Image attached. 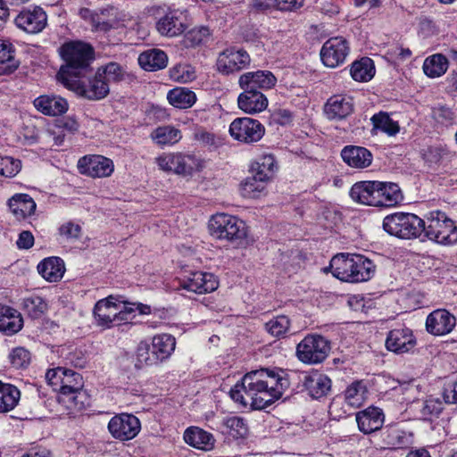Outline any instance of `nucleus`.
Here are the masks:
<instances>
[{
  "mask_svg": "<svg viewBox=\"0 0 457 457\" xmlns=\"http://www.w3.org/2000/svg\"><path fill=\"white\" fill-rule=\"evenodd\" d=\"M359 429L364 434L371 433V406L356 414Z\"/></svg>",
  "mask_w": 457,
  "mask_h": 457,
  "instance_id": "nucleus-60",
  "label": "nucleus"
},
{
  "mask_svg": "<svg viewBox=\"0 0 457 457\" xmlns=\"http://www.w3.org/2000/svg\"><path fill=\"white\" fill-rule=\"evenodd\" d=\"M264 127L254 119L243 117L235 119L229 126V134L237 141L242 143H254L264 135Z\"/></svg>",
  "mask_w": 457,
  "mask_h": 457,
  "instance_id": "nucleus-11",
  "label": "nucleus"
},
{
  "mask_svg": "<svg viewBox=\"0 0 457 457\" xmlns=\"http://www.w3.org/2000/svg\"><path fill=\"white\" fill-rule=\"evenodd\" d=\"M169 103L176 108L187 109L191 107L196 101L195 92L186 87H176L167 94Z\"/></svg>",
  "mask_w": 457,
  "mask_h": 457,
  "instance_id": "nucleus-40",
  "label": "nucleus"
},
{
  "mask_svg": "<svg viewBox=\"0 0 457 457\" xmlns=\"http://www.w3.org/2000/svg\"><path fill=\"white\" fill-rule=\"evenodd\" d=\"M354 111L353 99L345 95L330 96L323 106V113L330 121H340L349 117Z\"/></svg>",
  "mask_w": 457,
  "mask_h": 457,
  "instance_id": "nucleus-17",
  "label": "nucleus"
},
{
  "mask_svg": "<svg viewBox=\"0 0 457 457\" xmlns=\"http://www.w3.org/2000/svg\"><path fill=\"white\" fill-rule=\"evenodd\" d=\"M210 36L206 27H197L187 31L184 37L183 44L186 47H195L202 45Z\"/></svg>",
  "mask_w": 457,
  "mask_h": 457,
  "instance_id": "nucleus-49",
  "label": "nucleus"
},
{
  "mask_svg": "<svg viewBox=\"0 0 457 457\" xmlns=\"http://www.w3.org/2000/svg\"><path fill=\"white\" fill-rule=\"evenodd\" d=\"M249 54L242 49H227L218 57V70L228 74L246 68L250 64Z\"/></svg>",
  "mask_w": 457,
  "mask_h": 457,
  "instance_id": "nucleus-19",
  "label": "nucleus"
},
{
  "mask_svg": "<svg viewBox=\"0 0 457 457\" xmlns=\"http://www.w3.org/2000/svg\"><path fill=\"white\" fill-rule=\"evenodd\" d=\"M23 310L31 319L42 318L48 309L45 299L39 295H30L23 300Z\"/></svg>",
  "mask_w": 457,
  "mask_h": 457,
  "instance_id": "nucleus-44",
  "label": "nucleus"
},
{
  "mask_svg": "<svg viewBox=\"0 0 457 457\" xmlns=\"http://www.w3.org/2000/svg\"><path fill=\"white\" fill-rule=\"evenodd\" d=\"M159 169L182 177H190L202 169L201 161L193 154L163 153L155 158Z\"/></svg>",
  "mask_w": 457,
  "mask_h": 457,
  "instance_id": "nucleus-7",
  "label": "nucleus"
},
{
  "mask_svg": "<svg viewBox=\"0 0 457 457\" xmlns=\"http://www.w3.org/2000/svg\"><path fill=\"white\" fill-rule=\"evenodd\" d=\"M151 348L159 363L168 360L176 348V339L170 334H159L152 338Z\"/></svg>",
  "mask_w": 457,
  "mask_h": 457,
  "instance_id": "nucleus-33",
  "label": "nucleus"
},
{
  "mask_svg": "<svg viewBox=\"0 0 457 457\" xmlns=\"http://www.w3.org/2000/svg\"><path fill=\"white\" fill-rule=\"evenodd\" d=\"M277 169L276 161L272 154H262L255 159L251 165V172L268 182L272 179Z\"/></svg>",
  "mask_w": 457,
  "mask_h": 457,
  "instance_id": "nucleus-36",
  "label": "nucleus"
},
{
  "mask_svg": "<svg viewBox=\"0 0 457 457\" xmlns=\"http://www.w3.org/2000/svg\"><path fill=\"white\" fill-rule=\"evenodd\" d=\"M170 74L175 80L182 83L192 81L195 78L193 68L188 65H177L170 71Z\"/></svg>",
  "mask_w": 457,
  "mask_h": 457,
  "instance_id": "nucleus-58",
  "label": "nucleus"
},
{
  "mask_svg": "<svg viewBox=\"0 0 457 457\" xmlns=\"http://www.w3.org/2000/svg\"><path fill=\"white\" fill-rule=\"evenodd\" d=\"M369 396L367 386L361 381L351 384L345 390V399L353 407H360Z\"/></svg>",
  "mask_w": 457,
  "mask_h": 457,
  "instance_id": "nucleus-42",
  "label": "nucleus"
},
{
  "mask_svg": "<svg viewBox=\"0 0 457 457\" xmlns=\"http://www.w3.org/2000/svg\"><path fill=\"white\" fill-rule=\"evenodd\" d=\"M150 137L158 145H171L181 140L182 133L173 126H160L152 131Z\"/></svg>",
  "mask_w": 457,
  "mask_h": 457,
  "instance_id": "nucleus-37",
  "label": "nucleus"
},
{
  "mask_svg": "<svg viewBox=\"0 0 457 457\" xmlns=\"http://www.w3.org/2000/svg\"><path fill=\"white\" fill-rule=\"evenodd\" d=\"M8 206L18 220L31 216L37 208L35 201L28 194H15L9 199Z\"/></svg>",
  "mask_w": 457,
  "mask_h": 457,
  "instance_id": "nucleus-28",
  "label": "nucleus"
},
{
  "mask_svg": "<svg viewBox=\"0 0 457 457\" xmlns=\"http://www.w3.org/2000/svg\"><path fill=\"white\" fill-rule=\"evenodd\" d=\"M377 193L376 198H380L373 201V206L379 207H391L397 204L403 199L401 190L398 185L395 183H382L373 180V193ZM373 199L375 196L373 195Z\"/></svg>",
  "mask_w": 457,
  "mask_h": 457,
  "instance_id": "nucleus-24",
  "label": "nucleus"
},
{
  "mask_svg": "<svg viewBox=\"0 0 457 457\" xmlns=\"http://www.w3.org/2000/svg\"><path fill=\"white\" fill-rule=\"evenodd\" d=\"M454 156V152L443 145L430 146L424 154L426 162L444 165H446Z\"/></svg>",
  "mask_w": 457,
  "mask_h": 457,
  "instance_id": "nucleus-45",
  "label": "nucleus"
},
{
  "mask_svg": "<svg viewBox=\"0 0 457 457\" xmlns=\"http://www.w3.org/2000/svg\"><path fill=\"white\" fill-rule=\"evenodd\" d=\"M184 440L189 445L203 451L212 450L215 444L213 436L198 427L187 428L184 433Z\"/></svg>",
  "mask_w": 457,
  "mask_h": 457,
  "instance_id": "nucleus-32",
  "label": "nucleus"
},
{
  "mask_svg": "<svg viewBox=\"0 0 457 457\" xmlns=\"http://www.w3.org/2000/svg\"><path fill=\"white\" fill-rule=\"evenodd\" d=\"M268 183L253 174L240 183V193L245 198H258L265 194Z\"/></svg>",
  "mask_w": 457,
  "mask_h": 457,
  "instance_id": "nucleus-39",
  "label": "nucleus"
},
{
  "mask_svg": "<svg viewBox=\"0 0 457 457\" xmlns=\"http://www.w3.org/2000/svg\"><path fill=\"white\" fill-rule=\"evenodd\" d=\"M85 78H75L63 86L79 96L91 101L104 99L109 94L110 87L100 73L96 71L93 78L87 79Z\"/></svg>",
  "mask_w": 457,
  "mask_h": 457,
  "instance_id": "nucleus-9",
  "label": "nucleus"
},
{
  "mask_svg": "<svg viewBox=\"0 0 457 457\" xmlns=\"http://www.w3.org/2000/svg\"><path fill=\"white\" fill-rule=\"evenodd\" d=\"M61 387L57 388L60 393V397L64 400L68 397L69 401L75 402L78 394L83 387V378L81 375L71 370L66 369V372L62 377Z\"/></svg>",
  "mask_w": 457,
  "mask_h": 457,
  "instance_id": "nucleus-29",
  "label": "nucleus"
},
{
  "mask_svg": "<svg viewBox=\"0 0 457 457\" xmlns=\"http://www.w3.org/2000/svg\"><path fill=\"white\" fill-rule=\"evenodd\" d=\"M448 68L447 59L440 54L428 57L423 63L424 73L430 78L443 75Z\"/></svg>",
  "mask_w": 457,
  "mask_h": 457,
  "instance_id": "nucleus-43",
  "label": "nucleus"
},
{
  "mask_svg": "<svg viewBox=\"0 0 457 457\" xmlns=\"http://www.w3.org/2000/svg\"><path fill=\"white\" fill-rule=\"evenodd\" d=\"M0 75L11 74L18 68L14 60V48L11 42L0 38Z\"/></svg>",
  "mask_w": 457,
  "mask_h": 457,
  "instance_id": "nucleus-41",
  "label": "nucleus"
},
{
  "mask_svg": "<svg viewBox=\"0 0 457 457\" xmlns=\"http://www.w3.org/2000/svg\"><path fill=\"white\" fill-rule=\"evenodd\" d=\"M46 13L38 6L22 10L15 18L18 28L28 33H38L46 25Z\"/></svg>",
  "mask_w": 457,
  "mask_h": 457,
  "instance_id": "nucleus-18",
  "label": "nucleus"
},
{
  "mask_svg": "<svg viewBox=\"0 0 457 457\" xmlns=\"http://www.w3.org/2000/svg\"><path fill=\"white\" fill-rule=\"evenodd\" d=\"M59 231L60 235L67 239H76L80 236L81 228L79 224L68 221L60 227Z\"/></svg>",
  "mask_w": 457,
  "mask_h": 457,
  "instance_id": "nucleus-62",
  "label": "nucleus"
},
{
  "mask_svg": "<svg viewBox=\"0 0 457 457\" xmlns=\"http://www.w3.org/2000/svg\"><path fill=\"white\" fill-rule=\"evenodd\" d=\"M100 76L107 82H118L123 79L124 71L122 67L116 62H109L104 66H101L96 71Z\"/></svg>",
  "mask_w": 457,
  "mask_h": 457,
  "instance_id": "nucleus-51",
  "label": "nucleus"
},
{
  "mask_svg": "<svg viewBox=\"0 0 457 457\" xmlns=\"http://www.w3.org/2000/svg\"><path fill=\"white\" fill-rule=\"evenodd\" d=\"M288 386L283 371L262 369L245 374L230 389L229 395L243 407L262 410L279 399Z\"/></svg>",
  "mask_w": 457,
  "mask_h": 457,
  "instance_id": "nucleus-1",
  "label": "nucleus"
},
{
  "mask_svg": "<svg viewBox=\"0 0 457 457\" xmlns=\"http://www.w3.org/2000/svg\"><path fill=\"white\" fill-rule=\"evenodd\" d=\"M23 318L20 312L8 305L0 304V331L7 336L18 333L23 328Z\"/></svg>",
  "mask_w": 457,
  "mask_h": 457,
  "instance_id": "nucleus-26",
  "label": "nucleus"
},
{
  "mask_svg": "<svg viewBox=\"0 0 457 457\" xmlns=\"http://www.w3.org/2000/svg\"><path fill=\"white\" fill-rule=\"evenodd\" d=\"M241 89L243 92L237 97V105L241 111L255 114L267 108L268 99L260 90Z\"/></svg>",
  "mask_w": 457,
  "mask_h": 457,
  "instance_id": "nucleus-23",
  "label": "nucleus"
},
{
  "mask_svg": "<svg viewBox=\"0 0 457 457\" xmlns=\"http://www.w3.org/2000/svg\"><path fill=\"white\" fill-rule=\"evenodd\" d=\"M35 108L41 113L47 116H57L68 111V102L54 95H43L37 97L34 102Z\"/></svg>",
  "mask_w": 457,
  "mask_h": 457,
  "instance_id": "nucleus-25",
  "label": "nucleus"
},
{
  "mask_svg": "<svg viewBox=\"0 0 457 457\" xmlns=\"http://www.w3.org/2000/svg\"><path fill=\"white\" fill-rule=\"evenodd\" d=\"M303 386L312 398L318 399L329 392L331 380L323 373L312 371L304 375Z\"/></svg>",
  "mask_w": 457,
  "mask_h": 457,
  "instance_id": "nucleus-27",
  "label": "nucleus"
},
{
  "mask_svg": "<svg viewBox=\"0 0 457 457\" xmlns=\"http://www.w3.org/2000/svg\"><path fill=\"white\" fill-rule=\"evenodd\" d=\"M341 156L345 163L356 169H364L371 163V153L361 146H345Z\"/></svg>",
  "mask_w": 457,
  "mask_h": 457,
  "instance_id": "nucleus-30",
  "label": "nucleus"
},
{
  "mask_svg": "<svg viewBox=\"0 0 457 457\" xmlns=\"http://www.w3.org/2000/svg\"><path fill=\"white\" fill-rule=\"evenodd\" d=\"M137 361L141 364L153 366L159 363L152 351L151 346L146 343L141 342L139 344L137 351Z\"/></svg>",
  "mask_w": 457,
  "mask_h": 457,
  "instance_id": "nucleus-56",
  "label": "nucleus"
},
{
  "mask_svg": "<svg viewBox=\"0 0 457 457\" xmlns=\"http://www.w3.org/2000/svg\"><path fill=\"white\" fill-rule=\"evenodd\" d=\"M142 69L155 71L164 69L168 64L166 53L158 48H151L141 53L137 58Z\"/></svg>",
  "mask_w": 457,
  "mask_h": 457,
  "instance_id": "nucleus-31",
  "label": "nucleus"
},
{
  "mask_svg": "<svg viewBox=\"0 0 457 457\" xmlns=\"http://www.w3.org/2000/svg\"><path fill=\"white\" fill-rule=\"evenodd\" d=\"M277 79L270 71H249L242 74L238 79L240 88L253 90H267L272 88Z\"/></svg>",
  "mask_w": 457,
  "mask_h": 457,
  "instance_id": "nucleus-22",
  "label": "nucleus"
},
{
  "mask_svg": "<svg viewBox=\"0 0 457 457\" xmlns=\"http://www.w3.org/2000/svg\"><path fill=\"white\" fill-rule=\"evenodd\" d=\"M350 196L356 203L371 205V181L355 183L351 188Z\"/></svg>",
  "mask_w": 457,
  "mask_h": 457,
  "instance_id": "nucleus-48",
  "label": "nucleus"
},
{
  "mask_svg": "<svg viewBox=\"0 0 457 457\" xmlns=\"http://www.w3.org/2000/svg\"><path fill=\"white\" fill-rule=\"evenodd\" d=\"M66 372V368L58 367L56 369L48 370L46 373V379L50 386H53L54 391L61 387V381L62 376Z\"/></svg>",
  "mask_w": 457,
  "mask_h": 457,
  "instance_id": "nucleus-61",
  "label": "nucleus"
},
{
  "mask_svg": "<svg viewBox=\"0 0 457 457\" xmlns=\"http://www.w3.org/2000/svg\"><path fill=\"white\" fill-rule=\"evenodd\" d=\"M370 261L361 254L341 253L329 263L333 276L345 282H362L370 279Z\"/></svg>",
  "mask_w": 457,
  "mask_h": 457,
  "instance_id": "nucleus-3",
  "label": "nucleus"
},
{
  "mask_svg": "<svg viewBox=\"0 0 457 457\" xmlns=\"http://www.w3.org/2000/svg\"><path fill=\"white\" fill-rule=\"evenodd\" d=\"M91 25L93 30L100 32H108L112 29L125 26L124 20L117 17L113 8L96 12V16L92 17Z\"/></svg>",
  "mask_w": 457,
  "mask_h": 457,
  "instance_id": "nucleus-34",
  "label": "nucleus"
},
{
  "mask_svg": "<svg viewBox=\"0 0 457 457\" xmlns=\"http://www.w3.org/2000/svg\"><path fill=\"white\" fill-rule=\"evenodd\" d=\"M230 435L234 437H245L247 435V426L244 419L237 416L228 417L224 421Z\"/></svg>",
  "mask_w": 457,
  "mask_h": 457,
  "instance_id": "nucleus-53",
  "label": "nucleus"
},
{
  "mask_svg": "<svg viewBox=\"0 0 457 457\" xmlns=\"http://www.w3.org/2000/svg\"><path fill=\"white\" fill-rule=\"evenodd\" d=\"M352 78L359 82H366L371 79V59L362 57L353 62L351 65Z\"/></svg>",
  "mask_w": 457,
  "mask_h": 457,
  "instance_id": "nucleus-46",
  "label": "nucleus"
},
{
  "mask_svg": "<svg viewBox=\"0 0 457 457\" xmlns=\"http://www.w3.org/2000/svg\"><path fill=\"white\" fill-rule=\"evenodd\" d=\"M126 303L119 301L112 295L99 300L94 308V317L97 326L109 328L114 325L116 321H125L126 317Z\"/></svg>",
  "mask_w": 457,
  "mask_h": 457,
  "instance_id": "nucleus-10",
  "label": "nucleus"
},
{
  "mask_svg": "<svg viewBox=\"0 0 457 457\" xmlns=\"http://www.w3.org/2000/svg\"><path fill=\"white\" fill-rule=\"evenodd\" d=\"M428 239L441 245H453L457 242V227L445 212L436 210L426 215L421 241Z\"/></svg>",
  "mask_w": 457,
  "mask_h": 457,
  "instance_id": "nucleus-4",
  "label": "nucleus"
},
{
  "mask_svg": "<svg viewBox=\"0 0 457 457\" xmlns=\"http://www.w3.org/2000/svg\"><path fill=\"white\" fill-rule=\"evenodd\" d=\"M209 230L212 236L219 239L240 245L247 237L245 223L236 216L226 213H217L209 221Z\"/></svg>",
  "mask_w": 457,
  "mask_h": 457,
  "instance_id": "nucleus-6",
  "label": "nucleus"
},
{
  "mask_svg": "<svg viewBox=\"0 0 457 457\" xmlns=\"http://www.w3.org/2000/svg\"><path fill=\"white\" fill-rule=\"evenodd\" d=\"M21 168V163L20 160H16L9 156L1 158V175L7 178H12L20 172Z\"/></svg>",
  "mask_w": 457,
  "mask_h": 457,
  "instance_id": "nucleus-54",
  "label": "nucleus"
},
{
  "mask_svg": "<svg viewBox=\"0 0 457 457\" xmlns=\"http://www.w3.org/2000/svg\"><path fill=\"white\" fill-rule=\"evenodd\" d=\"M37 271L46 280L57 282L65 272L64 262L59 257L46 258L37 265Z\"/></svg>",
  "mask_w": 457,
  "mask_h": 457,
  "instance_id": "nucleus-35",
  "label": "nucleus"
},
{
  "mask_svg": "<svg viewBox=\"0 0 457 457\" xmlns=\"http://www.w3.org/2000/svg\"><path fill=\"white\" fill-rule=\"evenodd\" d=\"M20 398L21 392L15 386L0 381V413L13 410Z\"/></svg>",
  "mask_w": 457,
  "mask_h": 457,
  "instance_id": "nucleus-38",
  "label": "nucleus"
},
{
  "mask_svg": "<svg viewBox=\"0 0 457 457\" xmlns=\"http://www.w3.org/2000/svg\"><path fill=\"white\" fill-rule=\"evenodd\" d=\"M193 138L204 146H217L219 145L218 137L204 128H195L193 132Z\"/></svg>",
  "mask_w": 457,
  "mask_h": 457,
  "instance_id": "nucleus-55",
  "label": "nucleus"
},
{
  "mask_svg": "<svg viewBox=\"0 0 457 457\" xmlns=\"http://www.w3.org/2000/svg\"><path fill=\"white\" fill-rule=\"evenodd\" d=\"M442 396L445 404H457V379L444 387Z\"/></svg>",
  "mask_w": 457,
  "mask_h": 457,
  "instance_id": "nucleus-63",
  "label": "nucleus"
},
{
  "mask_svg": "<svg viewBox=\"0 0 457 457\" xmlns=\"http://www.w3.org/2000/svg\"><path fill=\"white\" fill-rule=\"evenodd\" d=\"M29 352L23 347L14 348L10 353V361L16 369L23 368L29 362Z\"/></svg>",
  "mask_w": 457,
  "mask_h": 457,
  "instance_id": "nucleus-59",
  "label": "nucleus"
},
{
  "mask_svg": "<svg viewBox=\"0 0 457 457\" xmlns=\"http://www.w3.org/2000/svg\"><path fill=\"white\" fill-rule=\"evenodd\" d=\"M350 47L347 40L342 37L328 39L320 50V58L323 64L329 68H336L345 62L349 54Z\"/></svg>",
  "mask_w": 457,
  "mask_h": 457,
  "instance_id": "nucleus-13",
  "label": "nucleus"
},
{
  "mask_svg": "<svg viewBox=\"0 0 457 457\" xmlns=\"http://www.w3.org/2000/svg\"><path fill=\"white\" fill-rule=\"evenodd\" d=\"M373 129H379L388 136H395L399 132L400 126L387 112H380L373 115Z\"/></svg>",
  "mask_w": 457,
  "mask_h": 457,
  "instance_id": "nucleus-47",
  "label": "nucleus"
},
{
  "mask_svg": "<svg viewBox=\"0 0 457 457\" xmlns=\"http://www.w3.org/2000/svg\"><path fill=\"white\" fill-rule=\"evenodd\" d=\"M456 325L455 317L445 309L432 312L426 320L427 331L434 336L449 334Z\"/></svg>",
  "mask_w": 457,
  "mask_h": 457,
  "instance_id": "nucleus-20",
  "label": "nucleus"
},
{
  "mask_svg": "<svg viewBox=\"0 0 457 457\" xmlns=\"http://www.w3.org/2000/svg\"><path fill=\"white\" fill-rule=\"evenodd\" d=\"M383 229L401 239L420 238L424 229V220L411 212H395L384 218Z\"/></svg>",
  "mask_w": 457,
  "mask_h": 457,
  "instance_id": "nucleus-5",
  "label": "nucleus"
},
{
  "mask_svg": "<svg viewBox=\"0 0 457 457\" xmlns=\"http://www.w3.org/2000/svg\"><path fill=\"white\" fill-rule=\"evenodd\" d=\"M78 169L81 174L92 178H105L112 175L114 170L111 159L103 155H86L78 162Z\"/></svg>",
  "mask_w": 457,
  "mask_h": 457,
  "instance_id": "nucleus-16",
  "label": "nucleus"
},
{
  "mask_svg": "<svg viewBox=\"0 0 457 457\" xmlns=\"http://www.w3.org/2000/svg\"><path fill=\"white\" fill-rule=\"evenodd\" d=\"M216 277L209 272L195 271L179 278V288L195 294H206L218 288Z\"/></svg>",
  "mask_w": 457,
  "mask_h": 457,
  "instance_id": "nucleus-14",
  "label": "nucleus"
},
{
  "mask_svg": "<svg viewBox=\"0 0 457 457\" xmlns=\"http://www.w3.org/2000/svg\"><path fill=\"white\" fill-rule=\"evenodd\" d=\"M444 403L437 397L429 396L428 397L422 404L420 409V413L424 420H432L434 418H437L439 414L444 410Z\"/></svg>",
  "mask_w": 457,
  "mask_h": 457,
  "instance_id": "nucleus-50",
  "label": "nucleus"
},
{
  "mask_svg": "<svg viewBox=\"0 0 457 457\" xmlns=\"http://www.w3.org/2000/svg\"><path fill=\"white\" fill-rule=\"evenodd\" d=\"M331 350L330 342L318 334H310L296 346V356L305 364H318L322 362Z\"/></svg>",
  "mask_w": 457,
  "mask_h": 457,
  "instance_id": "nucleus-8",
  "label": "nucleus"
},
{
  "mask_svg": "<svg viewBox=\"0 0 457 457\" xmlns=\"http://www.w3.org/2000/svg\"><path fill=\"white\" fill-rule=\"evenodd\" d=\"M139 420L132 415L122 413L111 419L108 429L112 436L121 441L134 438L140 431Z\"/></svg>",
  "mask_w": 457,
  "mask_h": 457,
  "instance_id": "nucleus-15",
  "label": "nucleus"
},
{
  "mask_svg": "<svg viewBox=\"0 0 457 457\" xmlns=\"http://www.w3.org/2000/svg\"><path fill=\"white\" fill-rule=\"evenodd\" d=\"M16 245L19 249H29L34 245V237L29 230L20 233Z\"/></svg>",
  "mask_w": 457,
  "mask_h": 457,
  "instance_id": "nucleus-64",
  "label": "nucleus"
},
{
  "mask_svg": "<svg viewBox=\"0 0 457 457\" xmlns=\"http://www.w3.org/2000/svg\"><path fill=\"white\" fill-rule=\"evenodd\" d=\"M290 320L287 316H278L265 324L267 331L274 337H283L289 329Z\"/></svg>",
  "mask_w": 457,
  "mask_h": 457,
  "instance_id": "nucleus-52",
  "label": "nucleus"
},
{
  "mask_svg": "<svg viewBox=\"0 0 457 457\" xmlns=\"http://www.w3.org/2000/svg\"><path fill=\"white\" fill-rule=\"evenodd\" d=\"M187 12L180 9H169L156 23L157 32L166 37H176L187 29Z\"/></svg>",
  "mask_w": 457,
  "mask_h": 457,
  "instance_id": "nucleus-12",
  "label": "nucleus"
},
{
  "mask_svg": "<svg viewBox=\"0 0 457 457\" xmlns=\"http://www.w3.org/2000/svg\"><path fill=\"white\" fill-rule=\"evenodd\" d=\"M59 54L64 64L61 66L57 79L62 85L75 78L87 77L91 72L95 51L88 43L79 40L65 42L60 46Z\"/></svg>",
  "mask_w": 457,
  "mask_h": 457,
  "instance_id": "nucleus-2",
  "label": "nucleus"
},
{
  "mask_svg": "<svg viewBox=\"0 0 457 457\" xmlns=\"http://www.w3.org/2000/svg\"><path fill=\"white\" fill-rule=\"evenodd\" d=\"M432 117L436 120V122L446 127L453 124L455 119L453 111L445 106H439L434 108L432 110Z\"/></svg>",
  "mask_w": 457,
  "mask_h": 457,
  "instance_id": "nucleus-57",
  "label": "nucleus"
},
{
  "mask_svg": "<svg viewBox=\"0 0 457 457\" xmlns=\"http://www.w3.org/2000/svg\"><path fill=\"white\" fill-rule=\"evenodd\" d=\"M416 343L412 330L408 328L391 330L385 341L386 349L395 353L410 352L415 347Z\"/></svg>",
  "mask_w": 457,
  "mask_h": 457,
  "instance_id": "nucleus-21",
  "label": "nucleus"
}]
</instances>
